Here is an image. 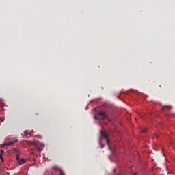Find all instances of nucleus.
I'll use <instances>...</instances> for the list:
<instances>
[{
  "instance_id": "11",
  "label": "nucleus",
  "mask_w": 175,
  "mask_h": 175,
  "mask_svg": "<svg viewBox=\"0 0 175 175\" xmlns=\"http://www.w3.org/2000/svg\"><path fill=\"white\" fill-rule=\"evenodd\" d=\"M0 159L3 162V157H2V154H0Z\"/></svg>"
},
{
  "instance_id": "1",
  "label": "nucleus",
  "mask_w": 175,
  "mask_h": 175,
  "mask_svg": "<svg viewBox=\"0 0 175 175\" xmlns=\"http://www.w3.org/2000/svg\"><path fill=\"white\" fill-rule=\"evenodd\" d=\"M95 120H106L107 118V116L103 112H99L98 113L94 115Z\"/></svg>"
},
{
  "instance_id": "13",
  "label": "nucleus",
  "mask_w": 175,
  "mask_h": 175,
  "mask_svg": "<svg viewBox=\"0 0 175 175\" xmlns=\"http://www.w3.org/2000/svg\"><path fill=\"white\" fill-rule=\"evenodd\" d=\"M1 154L2 155V154H3V153L5 152V151H3V150H1Z\"/></svg>"
},
{
  "instance_id": "6",
  "label": "nucleus",
  "mask_w": 175,
  "mask_h": 175,
  "mask_svg": "<svg viewBox=\"0 0 175 175\" xmlns=\"http://www.w3.org/2000/svg\"><path fill=\"white\" fill-rule=\"evenodd\" d=\"M16 161H17V162H18V161L21 160L20 156H19L18 154H16Z\"/></svg>"
},
{
  "instance_id": "8",
  "label": "nucleus",
  "mask_w": 175,
  "mask_h": 175,
  "mask_svg": "<svg viewBox=\"0 0 175 175\" xmlns=\"http://www.w3.org/2000/svg\"><path fill=\"white\" fill-rule=\"evenodd\" d=\"M142 133H147V129L142 130Z\"/></svg>"
},
{
  "instance_id": "12",
  "label": "nucleus",
  "mask_w": 175,
  "mask_h": 175,
  "mask_svg": "<svg viewBox=\"0 0 175 175\" xmlns=\"http://www.w3.org/2000/svg\"><path fill=\"white\" fill-rule=\"evenodd\" d=\"M0 121H1V122H3L5 121V119H1L0 118Z\"/></svg>"
},
{
  "instance_id": "4",
  "label": "nucleus",
  "mask_w": 175,
  "mask_h": 175,
  "mask_svg": "<svg viewBox=\"0 0 175 175\" xmlns=\"http://www.w3.org/2000/svg\"><path fill=\"white\" fill-rule=\"evenodd\" d=\"M15 143H16V141L11 142L4 143V144L2 145V147H5V146H12V144H14Z\"/></svg>"
},
{
  "instance_id": "5",
  "label": "nucleus",
  "mask_w": 175,
  "mask_h": 175,
  "mask_svg": "<svg viewBox=\"0 0 175 175\" xmlns=\"http://www.w3.org/2000/svg\"><path fill=\"white\" fill-rule=\"evenodd\" d=\"M18 165L21 166L23 163H25V159H21L20 161H18Z\"/></svg>"
},
{
  "instance_id": "14",
  "label": "nucleus",
  "mask_w": 175,
  "mask_h": 175,
  "mask_svg": "<svg viewBox=\"0 0 175 175\" xmlns=\"http://www.w3.org/2000/svg\"><path fill=\"white\" fill-rule=\"evenodd\" d=\"M109 150H111V148L110 147V146H109Z\"/></svg>"
},
{
  "instance_id": "7",
  "label": "nucleus",
  "mask_w": 175,
  "mask_h": 175,
  "mask_svg": "<svg viewBox=\"0 0 175 175\" xmlns=\"http://www.w3.org/2000/svg\"><path fill=\"white\" fill-rule=\"evenodd\" d=\"M60 174L59 175H65V173H64V171L62 170H59Z\"/></svg>"
},
{
  "instance_id": "10",
  "label": "nucleus",
  "mask_w": 175,
  "mask_h": 175,
  "mask_svg": "<svg viewBox=\"0 0 175 175\" xmlns=\"http://www.w3.org/2000/svg\"><path fill=\"white\" fill-rule=\"evenodd\" d=\"M27 135H30L31 136V133H27V131H25V136H27Z\"/></svg>"
},
{
  "instance_id": "2",
  "label": "nucleus",
  "mask_w": 175,
  "mask_h": 175,
  "mask_svg": "<svg viewBox=\"0 0 175 175\" xmlns=\"http://www.w3.org/2000/svg\"><path fill=\"white\" fill-rule=\"evenodd\" d=\"M100 133H101V137H100L101 142H102V140H105V143L107 144H109V139H108L109 135L103 131H101Z\"/></svg>"
},
{
  "instance_id": "3",
  "label": "nucleus",
  "mask_w": 175,
  "mask_h": 175,
  "mask_svg": "<svg viewBox=\"0 0 175 175\" xmlns=\"http://www.w3.org/2000/svg\"><path fill=\"white\" fill-rule=\"evenodd\" d=\"M170 110V106L165 105L162 107V111H169Z\"/></svg>"
},
{
  "instance_id": "9",
  "label": "nucleus",
  "mask_w": 175,
  "mask_h": 175,
  "mask_svg": "<svg viewBox=\"0 0 175 175\" xmlns=\"http://www.w3.org/2000/svg\"><path fill=\"white\" fill-rule=\"evenodd\" d=\"M14 152H16V154H18V152H20V150L18 149H14Z\"/></svg>"
},
{
  "instance_id": "15",
  "label": "nucleus",
  "mask_w": 175,
  "mask_h": 175,
  "mask_svg": "<svg viewBox=\"0 0 175 175\" xmlns=\"http://www.w3.org/2000/svg\"><path fill=\"white\" fill-rule=\"evenodd\" d=\"M167 174H170V172H167Z\"/></svg>"
}]
</instances>
